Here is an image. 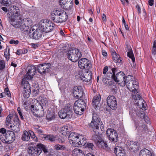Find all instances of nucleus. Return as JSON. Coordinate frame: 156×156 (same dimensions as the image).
Masks as SVG:
<instances>
[{
  "label": "nucleus",
  "instance_id": "35",
  "mask_svg": "<svg viewBox=\"0 0 156 156\" xmlns=\"http://www.w3.org/2000/svg\"><path fill=\"white\" fill-rule=\"evenodd\" d=\"M68 126H66L62 127L61 128V133L65 136L69 133L68 129Z\"/></svg>",
  "mask_w": 156,
  "mask_h": 156
},
{
  "label": "nucleus",
  "instance_id": "32",
  "mask_svg": "<svg viewBox=\"0 0 156 156\" xmlns=\"http://www.w3.org/2000/svg\"><path fill=\"white\" fill-rule=\"evenodd\" d=\"M140 156H152V154L149 150L144 148L140 151Z\"/></svg>",
  "mask_w": 156,
  "mask_h": 156
},
{
  "label": "nucleus",
  "instance_id": "17",
  "mask_svg": "<svg viewBox=\"0 0 156 156\" xmlns=\"http://www.w3.org/2000/svg\"><path fill=\"white\" fill-rule=\"evenodd\" d=\"M59 3L61 7L66 10H71L73 7V0H59Z\"/></svg>",
  "mask_w": 156,
  "mask_h": 156
},
{
  "label": "nucleus",
  "instance_id": "5",
  "mask_svg": "<svg viewBox=\"0 0 156 156\" xmlns=\"http://www.w3.org/2000/svg\"><path fill=\"white\" fill-rule=\"evenodd\" d=\"M111 70L112 73L110 72L107 73V79L108 80L112 79L119 84V82L122 80V79L124 78V73L120 71L115 74L117 72V69L115 68H112Z\"/></svg>",
  "mask_w": 156,
  "mask_h": 156
},
{
  "label": "nucleus",
  "instance_id": "21",
  "mask_svg": "<svg viewBox=\"0 0 156 156\" xmlns=\"http://www.w3.org/2000/svg\"><path fill=\"white\" fill-rule=\"evenodd\" d=\"M84 93L83 88L80 86H75L73 90V94L76 98H80L83 96Z\"/></svg>",
  "mask_w": 156,
  "mask_h": 156
},
{
  "label": "nucleus",
  "instance_id": "16",
  "mask_svg": "<svg viewBox=\"0 0 156 156\" xmlns=\"http://www.w3.org/2000/svg\"><path fill=\"white\" fill-rule=\"evenodd\" d=\"M106 100L107 105L110 108L113 110L116 109L117 103L116 98L114 96H109L107 98Z\"/></svg>",
  "mask_w": 156,
  "mask_h": 156
},
{
  "label": "nucleus",
  "instance_id": "20",
  "mask_svg": "<svg viewBox=\"0 0 156 156\" xmlns=\"http://www.w3.org/2000/svg\"><path fill=\"white\" fill-rule=\"evenodd\" d=\"M37 68L33 65H30L27 67L28 70L27 76L26 77L27 79L31 80L33 78V76L35 74Z\"/></svg>",
  "mask_w": 156,
  "mask_h": 156
},
{
  "label": "nucleus",
  "instance_id": "61",
  "mask_svg": "<svg viewBox=\"0 0 156 156\" xmlns=\"http://www.w3.org/2000/svg\"><path fill=\"white\" fill-rule=\"evenodd\" d=\"M38 101L36 99H33L32 100V101H31V103L32 104H33L35 105V104L37 103Z\"/></svg>",
  "mask_w": 156,
  "mask_h": 156
},
{
  "label": "nucleus",
  "instance_id": "51",
  "mask_svg": "<svg viewBox=\"0 0 156 156\" xmlns=\"http://www.w3.org/2000/svg\"><path fill=\"white\" fill-rule=\"evenodd\" d=\"M4 93H5V95H6L8 97H10L11 94L8 88H5L4 90Z\"/></svg>",
  "mask_w": 156,
  "mask_h": 156
},
{
  "label": "nucleus",
  "instance_id": "4",
  "mask_svg": "<svg viewBox=\"0 0 156 156\" xmlns=\"http://www.w3.org/2000/svg\"><path fill=\"white\" fill-rule=\"evenodd\" d=\"M69 140L70 143H72L73 145L78 147L85 143H83L86 140V138L82 135H77L75 133L72 132L69 134Z\"/></svg>",
  "mask_w": 156,
  "mask_h": 156
},
{
  "label": "nucleus",
  "instance_id": "42",
  "mask_svg": "<svg viewBox=\"0 0 156 156\" xmlns=\"http://www.w3.org/2000/svg\"><path fill=\"white\" fill-rule=\"evenodd\" d=\"M46 118L49 121L55 118V116L54 115V113L52 112H48Z\"/></svg>",
  "mask_w": 156,
  "mask_h": 156
},
{
  "label": "nucleus",
  "instance_id": "13",
  "mask_svg": "<svg viewBox=\"0 0 156 156\" xmlns=\"http://www.w3.org/2000/svg\"><path fill=\"white\" fill-rule=\"evenodd\" d=\"M22 86L23 88V97L25 98H28L30 94L31 90L30 88L29 83L25 78L22 80Z\"/></svg>",
  "mask_w": 156,
  "mask_h": 156
},
{
  "label": "nucleus",
  "instance_id": "27",
  "mask_svg": "<svg viewBox=\"0 0 156 156\" xmlns=\"http://www.w3.org/2000/svg\"><path fill=\"white\" fill-rule=\"evenodd\" d=\"M114 151L117 156H125L126 153L121 147H118L114 149Z\"/></svg>",
  "mask_w": 156,
  "mask_h": 156
},
{
  "label": "nucleus",
  "instance_id": "34",
  "mask_svg": "<svg viewBox=\"0 0 156 156\" xmlns=\"http://www.w3.org/2000/svg\"><path fill=\"white\" fill-rule=\"evenodd\" d=\"M39 106L41 109H40L39 108H38V109H37V111L35 112V113L34 114V116L36 117H41L44 115V112L42 106L41 105Z\"/></svg>",
  "mask_w": 156,
  "mask_h": 156
},
{
  "label": "nucleus",
  "instance_id": "3",
  "mask_svg": "<svg viewBox=\"0 0 156 156\" xmlns=\"http://www.w3.org/2000/svg\"><path fill=\"white\" fill-rule=\"evenodd\" d=\"M16 18H13L10 19V22L11 24L15 28L20 30V31L24 32L28 31L29 24L27 23L28 22V20L26 19L22 20L20 17H19V19H16Z\"/></svg>",
  "mask_w": 156,
  "mask_h": 156
},
{
  "label": "nucleus",
  "instance_id": "33",
  "mask_svg": "<svg viewBox=\"0 0 156 156\" xmlns=\"http://www.w3.org/2000/svg\"><path fill=\"white\" fill-rule=\"evenodd\" d=\"M30 137L29 135L28 131H24L21 137L22 140L24 141H27L30 140Z\"/></svg>",
  "mask_w": 156,
  "mask_h": 156
},
{
  "label": "nucleus",
  "instance_id": "28",
  "mask_svg": "<svg viewBox=\"0 0 156 156\" xmlns=\"http://www.w3.org/2000/svg\"><path fill=\"white\" fill-rule=\"evenodd\" d=\"M43 33L40 30H36L32 34L33 38L35 40H38L41 38Z\"/></svg>",
  "mask_w": 156,
  "mask_h": 156
},
{
  "label": "nucleus",
  "instance_id": "1",
  "mask_svg": "<svg viewBox=\"0 0 156 156\" xmlns=\"http://www.w3.org/2000/svg\"><path fill=\"white\" fill-rule=\"evenodd\" d=\"M124 74V78L122 80L119 82V84L121 86H124L125 85L128 89L132 92V95L135 94L139 88L138 83L136 81L133 80L130 76H128L126 77Z\"/></svg>",
  "mask_w": 156,
  "mask_h": 156
},
{
  "label": "nucleus",
  "instance_id": "62",
  "mask_svg": "<svg viewBox=\"0 0 156 156\" xmlns=\"http://www.w3.org/2000/svg\"><path fill=\"white\" fill-rule=\"evenodd\" d=\"M32 46L33 47V48L35 49L36 48L39 47V44H31Z\"/></svg>",
  "mask_w": 156,
  "mask_h": 156
},
{
  "label": "nucleus",
  "instance_id": "18",
  "mask_svg": "<svg viewBox=\"0 0 156 156\" xmlns=\"http://www.w3.org/2000/svg\"><path fill=\"white\" fill-rule=\"evenodd\" d=\"M78 65L79 67L82 69H86L88 70L91 66L90 62L86 58H82L80 60Z\"/></svg>",
  "mask_w": 156,
  "mask_h": 156
},
{
  "label": "nucleus",
  "instance_id": "54",
  "mask_svg": "<svg viewBox=\"0 0 156 156\" xmlns=\"http://www.w3.org/2000/svg\"><path fill=\"white\" fill-rule=\"evenodd\" d=\"M5 66L4 61L0 60V70H2L4 69Z\"/></svg>",
  "mask_w": 156,
  "mask_h": 156
},
{
  "label": "nucleus",
  "instance_id": "24",
  "mask_svg": "<svg viewBox=\"0 0 156 156\" xmlns=\"http://www.w3.org/2000/svg\"><path fill=\"white\" fill-rule=\"evenodd\" d=\"M111 54L114 62L116 63L118 66H121L122 64V62L120 55L115 51L112 52Z\"/></svg>",
  "mask_w": 156,
  "mask_h": 156
},
{
  "label": "nucleus",
  "instance_id": "48",
  "mask_svg": "<svg viewBox=\"0 0 156 156\" xmlns=\"http://www.w3.org/2000/svg\"><path fill=\"white\" fill-rule=\"evenodd\" d=\"M12 117V116L11 115H9L6 117V124L9 126V125H10L11 123V119Z\"/></svg>",
  "mask_w": 156,
  "mask_h": 156
},
{
  "label": "nucleus",
  "instance_id": "56",
  "mask_svg": "<svg viewBox=\"0 0 156 156\" xmlns=\"http://www.w3.org/2000/svg\"><path fill=\"white\" fill-rule=\"evenodd\" d=\"M19 41L18 40L15 41L14 40L12 39L9 41L10 44H18Z\"/></svg>",
  "mask_w": 156,
  "mask_h": 156
},
{
  "label": "nucleus",
  "instance_id": "15",
  "mask_svg": "<svg viewBox=\"0 0 156 156\" xmlns=\"http://www.w3.org/2000/svg\"><path fill=\"white\" fill-rule=\"evenodd\" d=\"M81 79L83 81L88 82L90 81L92 79V73L87 70L84 71H80L79 74Z\"/></svg>",
  "mask_w": 156,
  "mask_h": 156
},
{
  "label": "nucleus",
  "instance_id": "6",
  "mask_svg": "<svg viewBox=\"0 0 156 156\" xmlns=\"http://www.w3.org/2000/svg\"><path fill=\"white\" fill-rule=\"evenodd\" d=\"M67 55L69 60L73 62H76L81 57L82 54L79 49L73 48L68 52Z\"/></svg>",
  "mask_w": 156,
  "mask_h": 156
},
{
  "label": "nucleus",
  "instance_id": "37",
  "mask_svg": "<svg viewBox=\"0 0 156 156\" xmlns=\"http://www.w3.org/2000/svg\"><path fill=\"white\" fill-rule=\"evenodd\" d=\"M20 125H17V124L16 125H10L9 127L11 128V129L13 131H12L16 133H18L20 130Z\"/></svg>",
  "mask_w": 156,
  "mask_h": 156
},
{
  "label": "nucleus",
  "instance_id": "36",
  "mask_svg": "<svg viewBox=\"0 0 156 156\" xmlns=\"http://www.w3.org/2000/svg\"><path fill=\"white\" fill-rule=\"evenodd\" d=\"M44 136L47 140H49L51 142H54L57 140L56 137L53 135H45Z\"/></svg>",
  "mask_w": 156,
  "mask_h": 156
},
{
  "label": "nucleus",
  "instance_id": "47",
  "mask_svg": "<svg viewBox=\"0 0 156 156\" xmlns=\"http://www.w3.org/2000/svg\"><path fill=\"white\" fill-rule=\"evenodd\" d=\"M11 0H2V4L6 6H9L11 4Z\"/></svg>",
  "mask_w": 156,
  "mask_h": 156
},
{
  "label": "nucleus",
  "instance_id": "60",
  "mask_svg": "<svg viewBox=\"0 0 156 156\" xmlns=\"http://www.w3.org/2000/svg\"><path fill=\"white\" fill-rule=\"evenodd\" d=\"M20 16V11L19 10L18 11H17L15 12L14 17L15 16L19 17Z\"/></svg>",
  "mask_w": 156,
  "mask_h": 156
},
{
  "label": "nucleus",
  "instance_id": "10",
  "mask_svg": "<svg viewBox=\"0 0 156 156\" xmlns=\"http://www.w3.org/2000/svg\"><path fill=\"white\" fill-rule=\"evenodd\" d=\"M40 27L45 32H50L54 29L55 24L51 21L47 20L45 22L41 21L39 23Z\"/></svg>",
  "mask_w": 156,
  "mask_h": 156
},
{
  "label": "nucleus",
  "instance_id": "43",
  "mask_svg": "<svg viewBox=\"0 0 156 156\" xmlns=\"http://www.w3.org/2000/svg\"><path fill=\"white\" fill-rule=\"evenodd\" d=\"M55 148L57 151L62 150L63 151L66 149V147L64 145H61L59 144H56L54 146Z\"/></svg>",
  "mask_w": 156,
  "mask_h": 156
},
{
  "label": "nucleus",
  "instance_id": "58",
  "mask_svg": "<svg viewBox=\"0 0 156 156\" xmlns=\"http://www.w3.org/2000/svg\"><path fill=\"white\" fill-rule=\"evenodd\" d=\"M57 140H58L59 143H62L64 142L65 141L64 139L62 137L58 138V139H57Z\"/></svg>",
  "mask_w": 156,
  "mask_h": 156
},
{
  "label": "nucleus",
  "instance_id": "57",
  "mask_svg": "<svg viewBox=\"0 0 156 156\" xmlns=\"http://www.w3.org/2000/svg\"><path fill=\"white\" fill-rule=\"evenodd\" d=\"M41 101V103L43 105H46L48 103V101L46 98H42Z\"/></svg>",
  "mask_w": 156,
  "mask_h": 156
},
{
  "label": "nucleus",
  "instance_id": "49",
  "mask_svg": "<svg viewBox=\"0 0 156 156\" xmlns=\"http://www.w3.org/2000/svg\"><path fill=\"white\" fill-rule=\"evenodd\" d=\"M152 53L154 55L156 54V40L154 41L153 42Z\"/></svg>",
  "mask_w": 156,
  "mask_h": 156
},
{
  "label": "nucleus",
  "instance_id": "53",
  "mask_svg": "<svg viewBox=\"0 0 156 156\" xmlns=\"http://www.w3.org/2000/svg\"><path fill=\"white\" fill-rule=\"evenodd\" d=\"M36 89H34L33 90V94L34 95H37L39 91V86L38 85H37L36 87Z\"/></svg>",
  "mask_w": 156,
  "mask_h": 156
},
{
  "label": "nucleus",
  "instance_id": "7",
  "mask_svg": "<svg viewBox=\"0 0 156 156\" xmlns=\"http://www.w3.org/2000/svg\"><path fill=\"white\" fill-rule=\"evenodd\" d=\"M72 106L69 105L66 106L63 108L59 111L58 112L59 117L62 119H66L69 120L72 117Z\"/></svg>",
  "mask_w": 156,
  "mask_h": 156
},
{
  "label": "nucleus",
  "instance_id": "22",
  "mask_svg": "<svg viewBox=\"0 0 156 156\" xmlns=\"http://www.w3.org/2000/svg\"><path fill=\"white\" fill-rule=\"evenodd\" d=\"M127 144L130 150H131V151L135 152L139 149V145L138 143L137 142L128 140L127 141Z\"/></svg>",
  "mask_w": 156,
  "mask_h": 156
},
{
  "label": "nucleus",
  "instance_id": "41",
  "mask_svg": "<svg viewBox=\"0 0 156 156\" xmlns=\"http://www.w3.org/2000/svg\"><path fill=\"white\" fill-rule=\"evenodd\" d=\"M29 135L30 137L35 141L37 140V137L35 136L34 132L32 130H28Z\"/></svg>",
  "mask_w": 156,
  "mask_h": 156
},
{
  "label": "nucleus",
  "instance_id": "59",
  "mask_svg": "<svg viewBox=\"0 0 156 156\" xmlns=\"http://www.w3.org/2000/svg\"><path fill=\"white\" fill-rule=\"evenodd\" d=\"M108 70V66H105L103 69V74H105L106 72Z\"/></svg>",
  "mask_w": 156,
  "mask_h": 156
},
{
  "label": "nucleus",
  "instance_id": "8",
  "mask_svg": "<svg viewBox=\"0 0 156 156\" xmlns=\"http://www.w3.org/2000/svg\"><path fill=\"white\" fill-rule=\"evenodd\" d=\"M102 122L100 119L95 114H93L92 120L89 124V126L93 129L96 134H98L99 131V127Z\"/></svg>",
  "mask_w": 156,
  "mask_h": 156
},
{
  "label": "nucleus",
  "instance_id": "63",
  "mask_svg": "<svg viewBox=\"0 0 156 156\" xmlns=\"http://www.w3.org/2000/svg\"><path fill=\"white\" fill-rule=\"evenodd\" d=\"M0 132L2 134L6 133V130L5 128H2L0 129Z\"/></svg>",
  "mask_w": 156,
  "mask_h": 156
},
{
  "label": "nucleus",
  "instance_id": "9",
  "mask_svg": "<svg viewBox=\"0 0 156 156\" xmlns=\"http://www.w3.org/2000/svg\"><path fill=\"white\" fill-rule=\"evenodd\" d=\"M86 104L82 99H78L74 103L73 110L74 112L76 114L81 115L84 109L86 107Z\"/></svg>",
  "mask_w": 156,
  "mask_h": 156
},
{
  "label": "nucleus",
  "instance_id": "2",
  "mask_svg": "<svg viewBox=\"0 0 156 156\" xmlns=\"http://www.w3.org/2000/svg\"><path fill=\"white\" fill-rule=\"evenodd\" d=\"M51 18L55 23H62L67 20L68 15L64 10L54 9L51 12Z\"/></svg>",
  "mask_w": 156,
  "mask_h": 156
},
{
  "label": "nucleus",
  "instance_id": "52",
  "mask_svg": "<svg viewBox=\"0 0 156 156\" xmlns=\"http://www.w3.org/2000/svg\"><path fill=\"white\" fill-rule=\"evenodd\" d=\"M9 51H8L7 50H6L4 52V55L6 59L8 60L10 58V55L9 53Z\"/></svg>",
  "mask_w": 156,
  "mask_h": 156
},
{
  "label": "nucleus",
  "instance_id": "45",
  "mask_svg": "<svg viewBox=\"0 0 156 156\" xmlns=\"http://www.w3.org/2000/svg\"><path fill=\"white\" fill-rule=\"evenodd\" d=\"M127 55L129 57L132 59L133 62H134L135 61V58L132 50L128 51L127 52Z\"/></svg>",
  "mask_w": 156,
  "mask_h": 156
},
{
  "label": "nucleus",
  "instance_id": "50",
  "mask_svg": "<svg viewBox=\"0 0 156 156\" xmlns=\"http://www.w3.org/2000/svg\"><path fill=\"white\" fill-rule=\"evenodd\" d=\"M17 111L20 115V118L21 119L23 120L24 119V117L22 115V110H21L20 107H19L17 108Z\"/></svg>",
  "mask_w": 156,
  "mask_h": 156
},
{
  "label": "nucleus",
  "instance_id": "44",
  "mask_svg": "<svg viewBox=\"0 0 156 156\" xmlns=\"http://www.w3.org/2000/svg\"><path fill=\"white\" fill-rule=\"evenodd\" d=\"M38 108L36 105H32L30 106V110L34 115V114L35 113V112L37 111V109H38Z\"/></svg>",
  "mask_w": 156,
  "mask_h": 156
},
{
  "label": "nucleus",
  "instance_id": "14",
  "mask_svg": "<svg viewBox=\"0 0 156 156\" xmlns=\"http://www.w3.org/2000/svg\"><path fill=\"white\" fill-rule=\"evenodd\" d=\"M106 134L110 141L113 143L117 142L118 137L115 130L113 129L108 128L106 131Z\"/></svg>",
  "mask_w": 156,
  "mask_h": 156
},
{
  "label": "nucleus",
  "instance_id": "30",
  "mask_svg": "<svg viewBox=\"0 0 156 156\" xmlns=\"http://www.w3.org/2000/svg\"><path fill=\"white\" fill-rule=\"evenodd\" d=\"M138 116L141 119H143L144 121L147 123H150L149 119L148 117L145 115L144 112H140V113H138Z\"/></svg>",
  "mask_w": 156,
  "mask_h": 156
},
{
  "label": "nucleus",
  "instance_id": "23",
  "mask_svg": "<svg viewBox=\"0 0 156 156\" xmlns=\"http://www.w3.org/2000/svg\"><path fill=\"white\" fill-rule=\"evenodd\" d=\"M132 98L135 101V102L137 105L140 108V107L141 106L144 101L142 98L141 97L139 94L138 92H136L135 94L132 95Z\"/></svg>",
  "mask_w": 156,
  "mask_h": 156
},
{
  "label": "nucleus",
  "instance_id": "26",
  "mask_svg": "<svg viewBox=\"0 0 156 156\" xmlns=\"http://www.w3.org/2000/svg\"><path fill=\"white\" fill-rule=\"evenodd\" d=\"M136 129L139 130V131H141L143 133H145L148 131V128L146 125L144 124L137 122L136 123Z\"/></svg>",
  "mask_w": 156,
  "mask_h": 156
},
{
  "label": "nucleus",
  "instance_id": "55",
  "mask_svg": "<svg viewBox=\"0 0 156 156\" xmlns=\"http://www.w3.org/2000/svg\"><path fill=\"white\" fill-rule=\"evenodd\" d=\"M140 109H142L143 110H145L146 109V104L145 101L143 102V103L141 105V106H140Z\"/></svg>",
  "mask_w": 156,
  "mask_h": 156
},
{
  "label": "nucleus",
  "instance_id": "40",
  "mask_svg": "<svg viewBox=\"0 0 156 156\" xmlns=\"http://www.w3.org/2000/svg\"><path fill=\"white\" fill-rule=\"evenodd\" d=\"M37 146H39V148L41 149V151L42 150L45 153H46L48 152V149L44 145L40 144L37 145Z\"/></svg>",
  "mask_w": 156,
  "mask_h": 156
},
{
  "label": "nucleus",
  "instance_id": "19",
  "mask_svg": "<svg viewBox=\"0 0 156 156\" xmlns=\"http://www.w3.org/2000/svg\"><path fill=\"white\" fill-rule=\"evenodd\" d=\"M28 153L31 156H39L42 152L40 148L37 146H30L28 147Z\"/></svg>",
  "mask_w": 156,
  "mask_h": 156
},
{
  "label": "nucleus",
  "instance_id": "11",
  "mask_svg": "<svg viewBox=\"0 0 156 156\" xmlns=\"http://www.w3.org/2000/svg\"><path fill=\"white\" fill-rule=\"evenodd\" d=\"M15 135L14 132L12 131H8L5 135L1 136L0 139L3 143L11 144L15 139Z\"/></svg>",
  "mask_w": 156,
  "mask_h": 156
},
{
  "label": "nucleus",
  "instance_id": "12",
  "mask_svg": "<svg viewBox=\"0 0 156 156\" xmlns=\"http://www.w3.org/2000/svg\"><path fill=\"white\" fill-rule=\"evenodd\" d=\"M51 65L50 63H44L36 66L38 72L41 74L43 75L50 71Z\"/></svg>",
  "mask_w": 156,
  "mask_h": 156
},
{
  "label": "nucleus",
  "instance_id": "38",
  "mask_svg": "<svg viewBox=\"0 0 156 156\" xmlns=\"http://www.w3.org/2000/svg\"><path fill=\"white\" fill-rule=\"evenodd\" d=\"M140 112H138V111L134 109H130L129 110V114L131 115L132 118H134L135 115L138 116V113H140Z\"/></svg>",
  "mask_w": 156,
  "mask_h": 156
},
{
  "label": "nucleus",
  "instance_id": "25",
  "mask_svg": "<svg viewBox=\"0 0 156 156\" xmlns=\"http://www.w3.org/2000/svg\"><path fill=\"white\" fill-rule=\"evenodd\" d=\"M96 140H95V143L100 148H106L108 147V145L106 142L101 139H100L99 137L97 136Z\"/></svg>",
  "mask_w": 156,
  "mask_h": 156
},
{
  "label": "nucleus",
  "instance_id": "64",
  "mask_svg": "<svg viewBox=\"0 0 156 156\" xmlns=\"http://www.w3.org/2000/svg\"><path fill=\"white\" fill-rule=\"evenodd\" d=\"M154 0H149L148 1V4L149 5L152 6L154 4Z\"/></svg>",
  "mask_w": 156,
  "mask_h": 156
},
{
  "label": "nucleus",
  "instance_id": "31",
  "mask_svg": "<svg viewBox=\"0 0 156 156\" xmlns=\"http://www.w3.org/2000/svg\"><path fill=\"white\" fill-rule=\"evenodd\" d=\"M72 153L73 156H85L81 150L77 148L73 150Z\"/></svg>",
  "mask_w": 156,
  "mask_h": 156
},
{
  "label": "nucleus",
  "instance_id": "39",
  "mask_svg": "<svg viewBox=\"0 0 156 156\" xmlns=\"http://www.w3.org/2000/svg\"><path fill=\"white\" fill-rule=\"evenodd\" d=\"M19 121L20 120L18 116L17 115H15V117L14 118L13 122L10 123V125H16L17 124V125H20Z\"/></svg>",
  "mask_w": 156,
  "mask_h": 156
},
{
  "label": "nucleus",
  "instance_id": "29",
  "mask_svg": "<svg viewBox=\"0 0 156 156\" xmlns=\"http://www.w3.org/2000/svg\"><path fill=\"white\" fill-rule=\"evenodd\" d=\"M100 100L101 96L99 94L96 95L94 97L92 100V105L95 108H97Z\"/></svg>",
  "mask_w": 156,
  "mask_h": 156
},
{
  "label": "nucleus",
  "instance_id": "46",
  "mask_svg": "<svg viewBox=\"0 0 156 156\" xmlns=\"http://www.w3.org/2000/svg\"><path fill=\"white\" fill-rule=\"evenodd\" d=\"M86 147L90 151H91L94 149V144L92 143H87L86 144Z\"/></svg>",
  "mask_w": 156,
  "mask_h": 156
}]
</instances>
